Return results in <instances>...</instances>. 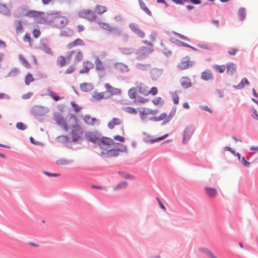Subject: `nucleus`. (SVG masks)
Returning a JSON list of instances; mask_svg holds the SVG:
<instances>
[{"instance_id":"nucleus-1","label":"nucleus","mask_w":258,"mask_h":258,"mask_svg":"<svg viewBox=\"0 0 258 258\" xmlns=\"http://www.w3.org/2000/svg\"><path fill=\"white\" fill-rule=\"evenodd\" d=\"M85 137L88 142L97 144L100 149L103 148V146H111L114 143L112 139L102 136L97 131L87 132L85 134Z\"/></svg>"},{"instance_id":"nucleus-2","label":"nucleus","mask_w":258,"mask_h":258,"mask_svg":"<svg viewBox=\"0 0 258 258\" xmlns=\"http://www.w3.org/2000/svg\"><path fill=\"white\" fill-rule=\"evenodd\" d=\"M112 145H115V147L111 148L110 146H103V148H100L102 151L98 153L99 155L103 158H110L118 156L119 152H125L126 153L128 152L126 145L119 143H115V142Z\"/></svg>"},{"instance_id":"nucleus-3","label":"nucleus","mask_w":258,"mask_h":258,"mask_svg":"<svg viewBox=\"0 0 258 258\" xmlns=\"http://www.w3.org/2000/svg\"><path fill=\"white\" fill-rule=\"evenodd\" d=\"M153 47H147L141 46L135 51L137 55V59L139 60H143L147 58L149 55L154 51Z\"/></svg>"},{"instance_id":"nucleus-4","label":"nucleus","mask_w":258,"mask_h":258,"mask_svg":"<svg viewBox=\"0 0 258 258\" xmlns=\"http://www.w3.org/2000/svg\"><path fill=\"white\" fill-rule=\"evenodd\" d=\"M69 23V20L65 17L57 16L56 14L54 16L53 24H52V27L56 28L61 29Z\"/></svg>"},{"instance_id":"nucleus-5","label":"nucleus","mask_w":258,"mask_h":258,"mask_svg":"<svg viewBox=\"0 0 258 258\" xmlns=\"http://www.w3.org/2000/svg\"><path fill=\"white\" fill-rule=\"evenodd\" d=\"M79 17L87 19L90 21H95L97 16L95 13L91 10H83L79 12Z\"/></svg>"},{"instance_id":"nucleus-6","label":"nucleus","mask_w":258,"mask_h":258,"mask_svg":"<svg viewBox=\"0 0 258 258\" xmlns=\"http://www.w3.org/2000/svg\"><path fill=\"white\" fill-rule=\"evenodd\" d=\"M49 109L47 107L36 105L33 106L31 109V113L34 116H41L48 112Z\"/></svg>"},{"instance_id":"nucleus-7","label":"nucleus","mask_w":258,"mask_h":258,"mask_svg":"<svg viewBox=\"0 0 258 258\" xmlns=\"http://www.w3.org/2000/svg\"><path fill=\"white\" fill-rule=\"evenodd\" d=\"M53 118L57 124L61 126L65 131H68L69 127L67 122H66L63 116L59 112H55L53 114Z\"/></svg>"},{"instance_id":"nucleus-8","label":"nucleus","mask_w":258,"mask_h":258,"mask_svg":"<svg viewBox=\"0 0 258 258\" xmlns=\"http://www.w3.org/2000/svg\"><path fill=\"white\" fill-rule=\"evenodd\" d=\"M113 36L120 37L121 36L122 40L124 42H127L128 40V35L127 33L123 32L122 29L117 27H112L109 31Z\"/></svg>"},{"instance_id":"nucleus-9","label":"nucleus","mask_w":258,"mask_h":258,"mask_svg":"<svg viewBox=\"0 0 258 258\" xmlns=\"http://www.w3.org/2000/svg\"><path fill=\"white\" fill-rule=\"evenodd\" d=\"M72 130L71 135L72 137V142H75L78 141L81 137V134H83L82 129L79 124H74L71 127Z\"/></svg>"},{"instance_id":"nucleus-10","label":"nucleus","mask_w":258,"mask_h":258,"mask_svg":"<svg viewBox=\"0 0 258 258\" xmlns=\"http://www.w3.org/2000/svg\"><path fill=\"white\" fill-rule=\"evenodd\" d=\"M194 132V128L192 125L186 126L182 135V143L186 144L191 137Z\"/></svg>"},{"instance_id":"nucleus-11","label":"nucleus","mask_w":258,"mask_h":258,"mask_svg":"<svg viewBox=\"0 0 258 258\" xmlns=\"http://www.w3.org/2000/svg\"><path fill=\"white\" fill-rule=\"evenodd\" d=\"M194 61L190 60V58L188 56H186L183 57L181 62L177 65V68L180 70H185L193 66Z\"/></svg>"},{"instance_id":"nucleus-12","label":"nucleus","mask_w":258,"mask_h":258,"mask_svg":"<svg viewBox=\"0 0 258 258\" xmlns=\"http://www.w3.org/2000/svg\"><path fill=\"white\" fill-rule=\"evenodd\" d=\"M128 27L138 37L143 38L145 36V32L140 29L139 25L134 23L129 24Z\"/></svg>"},{"instance_id":"nucleus-13","label":"nucleus","mask_w":258,"mask_h":258,"mask_svg":"<svg viewBox=\"0 0 258 258\" xmlns=\"http://www.w3.org/2000/svg\"><path fill=\"white\" fill-rule=\"evenodd\" d=\"M57 14V13L53 11H49V12H47L46 14L45 13L44 17L46 22V24H47L48 25H49L50 26H52V24H53L54 16Z\"/></svg>"},{"instance_id":"nucleus-14","label":"nucleus","mask_w":258,"mask_h":258,"mask_svg":"<svg viewBox=\"0 0 258 258\" xmlns=\"http://www.w3.org/2000/svg\"><path fill=\"white\" fill-rule=\"evenodd\" d=\"M201 79L203 80L208 81L209 80L213 81L214 78L211 70L206 69L204 72H202Z\"/></svg>"},{"instance_id":"nucleus-15","label":"nucleus","mask_w":258,"mask_h":258,"mask_svg":"<svg viewBox=\"0 0 258 258\" xmlns=\"http://www.w3.org/2000/svg\"><path fill=\"white\" fill-rule=\"evenodd\" d=\"M163 70L157 68H153L150 71V75L152 80L156 81L162 75Z\"/></svg>"},{"instance_id":"nucleus-16","label":"nucleus","mask_w":258,"mask_h":258,"mask_svg":"<svg viewBox=\"0 0 258 258\" xmlns=\"http://www.w3.org/2000/svg\"><path fill=\"white\" fill-rule=\"evenodd\" d=\"M137 89H139V92L141 94L147 96L149 95V91H148V87L146 86L144 83L137 82L136 84Z\"/></svg>"},{"instance_id":"nucleus-17","label":"nucleus","mask_w":258,"mask_h":258,"mask_svg":"<svg viewBox=\"0 0 258 258\" xmlns=\"http://www.w3.org/2000/svg\"><path fill=\"white\" fill-rule=\"evenodd\" d=\"M106 94L105 92H97L96 91H95L93 92V94L92 95V99L91 100H95L96 101H99L101 100L102 99H108L110 97V96H104V94Z\"/></svg>"},{"instance_id":"nucleus-18","label":"nucleus","mask_w":258,"mask_h":258,"mask_svg":"<svg viewBox=\"0 0 258 258\" xmlns=\"http://www.w3.org/2000/svg\"><path fill=\"white\" fill-rule=\"evenodd\" d=\"M176 5H183L184 3H190L194 5H200L202 3L201 0H171Z\"/></svg>"},{"instance_id":"nucleus-19","label":"nucleus","mask_w":258,"mask_h":258,"mask_svg":"<svg viewBox=\"0 0 258 258\" xmlns=\"http://www.w3.org/2000/svg\"><path fill=\"white\" fill-rule=\"evenodd\" d=\"M118 49L123 55H129L135 53V49L133 47H118Z\"/></svg>"},{"instance_id":"nucleus-20","label":"nucleus","mask_w":258,"mask_h":258,"mask_svg":"<svg viewBox=\"0 0 258 258\" xmlns=\"http://www.w3.org/2000/svg\"><path fill=\"white\" fill-rule=\"evenodd\" d=\"M181 86L184 89H187L192 86L191 80L188 77H183L181 80Z\"/></svg>"},{"instance_id":"nucleus-21","label":"nucleus","mask_w":258,"mask_h":258,"mask_svg":"<svg viewBox=\"0 0 258 258\" xmlns=\"http://www.w3.org/2000/svg\"><path fill=\"white\" fill-rule=\"evenodd\" d=\"M41 46L39 47V49L44 51L46 53L50 55H53V53L50 48H49L47 44L43 42V40L40 41Z\"/></svg>"},{"instance_id":"nucleus-22","label":"nucleus","mask_w":258,"mask_h":258,"mask_svg":"<svg viewBox=\"0 0 258 258\" xmlns=\"http://www.w3.org/2000/svg\"><path fill=\"white\" fill-rule=\"evenodd\" d=\"M45 12H44L36 11L35 10H29L28 12L24 15L30 18H33L38 17L40 16H43Z\"/></svg>"},{"instance_id":"nucleus-23","label":"nucleus","mask_w":258,"mask_h":258,"mask_svg":"<svg viewBox=\"0 0 258 258\" xmlns=\"http://www.w3.org/2000/svg\"><path fill=\"white\" fill-rule=\"evenodd\" d=\"M114 67L119 72L123 73L128 71L127 66L122 62H117L115 64Z\"/></svg>"},{"instance_id":"nucleus-24","label":"nucleus","mask_w":258,"mask_h":258,"mask_svg":"<svg viewBox=\"0 0 258 258\" xmlns=\"http://www.w3.org/2000/svg\"><path fill=\"white\" fill-rule=\"evenodd\" d=\"M74 34V31L70 28H67L66 29H60L59 36L60 37H71Z\"/></svg>"},{"instance_id":"nucleus-25","label":"nucleus","mask_w":258,"mask_h":258,"mask_svg":"<svg viewBox=\"0 0 258 258\" xmlns=\"http://www.w3.org/2000/svg\"><path fill=\"white\" fill-rule=\"evenodd\" d=\"M227 74L232 76L236 70V66L233 62H228L226 64Z\"/></svg>"},{"instance_id":"nucleus-26","label":"nucleus","mask_w":258,"mask_h":258,"mask_svg":"<svg viewBox=\"0 0 258 258\" xmlns=\"http://www.w3.org/2000/svg\"><path fill=\"white\" fill-rule=\"evenodd\" d=\"M81 90L85 92H89L93 90V86L91 83H83L80 85Z\"/></svg>"},{"instance_id":"nucleus-27","label":"nucleus","mask_w":258,"mask_h":258,"mask_svg":"<svg viewBox=\"0 0 258 258\" xmlns=\"http://www.w3.org/2000/svg\"><path fill=\"white\" fill-rule=\"evenodd\" d=\"M205 190L207 195L211 198L215 197L218 192L216 188L208 186L205 187Z\"/></svg>"},{"instance_id":"nucleus-28","label":"nucleus","mask_w":258,"mask_h":258,"mask_svg":"<svg viewBox=\"0 0 258 258\" xmlns=\"http://www.w3.org/2000/svg\"><path fill=\"white\" fill-rule=\"evenodd\" d=\"M84 45V41L80 39V38H77L75 39L74 41L69 43L67 45V48L68 49H71L74 46L76 45Z\"/></svg>"},{"instance_id":"nucleus-29","label":"nucleus","mask_w":258,"mask_h":258,"mask_svg":"<svg viewBox=\"0 0 258 258\" xmlns=\"http://www.w3.org/2000/svg\"><path fill=\"white\" fill-rule=\"evenodd\" d=\"M249 84L250 83L247 79L246 78H243L238 85H233V88L236 89H241L244 87V85L248 86Z\"/></svg>"},{"instance_id":"nucleus-30","label":"nucleus","mask_w":258,"mask_h":258,"mask_svg":"<svg viewBox=\"0 0 258 258\" xmlns=\"http://www.w3.org/2000/svg\"><path fill=\"white\" fill-rule=\"evenodd\" d=\"M139 4L141 9L144 11L148 15L151 16L152 13L150 10L146 6L145 3L142 0H138Z\"/></svg>"},{"instance_id":"nucleus-31","label":"nucleus","mask_w":258,"mask_h":258,"mask_svg":"<svg viewBox=\"0 0 258 258\" xmlns=\"http://www.w3.org/2000/svg\"><path fill=\"white\" fill-rule=\"evenodd\" d=\"M14 23L16 26V33L17 34H19L20 33H22L23 31V26L22 21L21 20H15Z\"/></svg>"},{"instance_id":"nucleus-32","label":"nucleus","mask_w":258,"mask_h":258,"mask_svg":"<svg viewBox=\"0 0 258 258\" xmlns=\"http://www.w3.org/2000/svg\"><path fill=\"white\" fill-rule=\"evenodd\" d=\"M151 66L149 63L143 64L141 63H137L135 64L136 68L142 70V71H147L149 70Z\"/></svg>"},{"instance_id":"nucleus-33","label":"nucleus","mask_w":258,"mask_h":258,"mask_svg":"<svg viewBox=\"0 0 258 258\" xmlns=\"http://www.w3.org/2000/svg\"><path fill=\"white\" fill-rule=\"evenodd\" d=\"M95 68L96 70H102L104 69L103 62L102 61L99 59V57L98 56H95Z\"/></svg>"},{"instance_id":"nucleus-34","label":"nucleus","mask_w":258,"mask_h":258,"mask_svg":"<svg viewBox=\"0 0 258 258\" xmlns=\"http://www.w3.org/2000/svg\"><path fill=\"white\" fill-rule=\"evenodd\" d=\"M73 162V160H68L66 159H59L58 160H57L55 162L56 164L59 165H67L70 164H71Z\"/></svg>"},{"instance_id":"nucleus-35","label":"nucleus","mask_w":258,"mask_h":258,"mask_svg":"<svg viewBox=\"0 0 258 258\" xmlns=\"http://www.w3.org/2000/svg\"><path fill=\"white\" fill-rule=\"evenodd\" d=\"M20 73V70L17 68H13L12 70L6 76V78L16 77Z\"/></svg>"},{"instance_id":"nucleus-36","label":"nucleus","mask_w":258,"mask_h":258,"mask_svg":"<svg viewBox=\"0 0 258 258\" xmlns=\"http://www.w3.org/2000/svg\"><path fill=\"white\" fill-rule=\"evenodd\" d=\"M19 59L21 63L26 68L30 69L31 68L30 64L22 54L19 55Z\"/></svg>"},{"instance_id":"nucleus-37","label":"nucleus","mask_w":258,"mask_h":258,"mask_svg":"<svg viewBox=\"0 0 258 258\" xmlns=\"http://www.w3.org/2000/svg\"><path fill=\"white\" fill-rule=\"evenodd\" d=\"M0 13L7 16L10 14V11L7 7L6 5L0 3Z\"/></svg>"},{"instance_id":"nucleus-38","label":"nucleus","mask_w":258,"mask_h":258,"mask_svg":"<svg viewBox=\"0 0 258 258\" xmlns=\"http://www.w3.org/2000/svg\"><path fill=\"white\" fill-rule=\"evenodd\" d=\"M48 94L55 101H58L62 98L60 96L56 94L55 92L51 91L50 89H47Z\"/></svg>"},{"instance_id":"nucleus-39","label":"nucleus","mask_w":258,"mask_h":258,"mask_svg":"<svg viewBox=\"0 0 258 258\" xmlns=\"http://www.w3.org/2000/svg\"><path fill=\"white\" fill-rule=\"evenodd\" d=\"M67 63L66 57L60 55L57 57V64L60 67H64Z\"/></svg>"},{"instance_id":"nucleus-40","label":"nucleus","mask_w":258,"mask_h":258,"mask_svg":"<svg viewBox=\"0 0 258 258\" xmlns=\"http://www.w3.org/2000/svg\"><path fill=\"white\" fill-rule=\"evenodd\" d=\"M246 11L244 8H240L238 10V17L239 20L243 21L245 18Z\"/></svg>"},{"instance_id":"nucleus-41","label":"nucleus","mask_w":258,"mask_h":258,"mask_svg":"<svg viewBox=\"0 0 258 258\" xmlns=\"http://www.w3.org/2000/svg\"><path fill=\"white\" fill-rule=\"evenodd\" d=\"M127 184L128 183L126 181H121L113 187V190H117L120 189H125L126 188Z\"/></svg>"},{"instance_id":"nucleus-42","label":"nucleus","mask_w":258,"mask_h":258,"mask_svg":"<svg viewBox=\"0 0 258 258\" xmlns=\"http://www.w3.org/2000/svg\"><path fill=\"white\" fill-rule=\"evenodd\" d=\"M83 58V54L81 50L79 49L75 56L74 59V64L77 63L79 61H80Z\"/></svg>"},{"instance_id":"nucleus-43","label":"nucleus","mask_w":258,"mask_h":258,"mask_svg":"<svg viewBox=\"0 0 258 258\" xmlns=\"http://www.w3.org/2000/svg\"><path fill=\"white\" fill-rule=\"evenodd\" d=\"M137 87H133L128 91V95L132 99H135L137 97Z\"/></svg>"},{"instance_id":"nucleus-44","label":"nucleus","mask_w":258,"mask_h":258,"mask_svg":"<svg viewBox=\"0 0 258 258\" xmlns=\"http://www.w3.org/2000/svg\"><path fill=\"white\" fill-rule=\"evenodd\" d=\"M224 149L225 150L230 151L233 155H234L235 156H236L238 158V160L240 161L241 155L239 153L236 152V151L233 149L229 146H225Z\"/></svg>"},{"instance_id":"nucleus-45","label":"nucleus","mask_w":258,"mask_h":258,"mask_svg":"<svg viewBox=\"0 0 258 258\" xmlns=\"http://www.w3.org/2000/svg\"><path fill=\"white\" fill-rule=\"evenodd\" d=\"M118 174L120 175L122 178L127 179H132L134 177V176L133 175L128 173L125 171H118Z\"/></svg>"},{"instance_id":"nucleus-46","label":"nucleus","mask_w":258,"mask_h":258,"mask_svg":"<svg viewBox=\"0 0 258 258\" xmlns=\"http://www.w3.org/2000/svg\"><path fill=\"white\" fill-rule=\"evenodd\" d=\"M95 11L98 14H102L107 11V8L99 5H97L95 7Z\"/></svg>"},{"instance_id":"nucleus-47","label":"nucleus","mask_w":258,"mask_h":258,"mask_svg":"<svg viewBox=\"0 0 258 258\" xmlns=\"http://www.w3.org/2000/svg\"><path fill=\"white\" fill-rule=\"evenodd\" d=\"M34 81V79L33 77V76L30 73H28L25 79V83L26 85H29L30 83L32 82H33Z\"/></svg>"},{"instance_id":"nucleus-48","label":"nucleus","mask_w":258,"mask_h":258,"mask_svg":"<svg viewBox=\"0 0 258 258\" xmlns=\"http://www.w3.org/2000/svg\"><path fill=\"white\" fill-rule=\"evenodd\" d=\"M152 102L155 105H157L160 104V105H163L164 104V101L160 97H155L154 99L152 100Z\"/></svg>"},{"instance_id":"nucleus-49","label":"nucleus","mask_w":258,"mask_h":258,"mask_svg":"<svg viewBox=\"0 0 258 258\" xmlns=\"http://www.w3.org/2000/svg\"><path fill=\"white\" fill-rule=\"evenodd\" d=\"M58 142L67 144L69 142V138L67 136H60L56 138Z\"/></svg>"},{"instance_id":"nucleus-50","label":"nucleus","mask_w":258,"mask_h":258,"mask_svg":"<svg viewBox=\"0 0 258 258\" xmlns=\"http://www.w3.org/2000/svg\"><path fill=\"white\" fill-rule=\"evenodd\" d=\"M121 93L120 89L118 88H116L114 87H112L111 89L109 91L108 93L109 95L108 96H110V97L113 95H119Z\"/></svg>"},{"instance_id":"nucleus-51","label":"nucleus","mask_w":258,"mask_h":258,"mask_svg":"<svg viewBox=\"0 0 258 258\" xmlns=\"http://www.w3.org/2000/svg\"><path fill=\"white\" fill-rule=\"evenodd\" d=\"M177 91L171 93L172 99L174 104H178L179 103V97L177 95Z\"/></svg>"},{"instance_id":"nucleus-52","label":"nucleus","mask_w":258,"mask_h":258,"mask_svg":"<svg viewBox=\"0 0 258 258\" xmlns=\"http://www.w3.org/2000/svg\"><path fill=\"white\" fill-rule=\"evenodd\" d=\"M148 138H151V136H148V138H144L143 141L147 143H150V144H153L155 142H160L159 138H156L155 139H148Z\"/></svg>"},{"instance_id":"nucleus-53","label":"nucleus","mask_w":258,"mask_h":258,"mask_svg":"<svg viewBox=\"0 0 258 258\" xmlns=\"http://www.w3.org/2000/svg\"><path fill=\"white\" fill-rule=\"evenodd\" d=\"M247 159V160H249V156H246V157H245L244 156H243L241 159H240V161L241 163V164L244 166L245 167H249L250 165V163L247 161H246L245 160V159Z\"/></svg>"},{"instance_id":"nucleus-54","label":"nucleus","mask_w":258,"mask_h":258,"mask_svg":"<svg viewBox=\"0 0 258 258\" xmlns=\"http://www.w3.org/2000/svg\"><path fill=\"white\" fill-rule=\"evenodd\" d=\"M99 25L103 29L108 30V31H110L111 28H112V27L110 26L108 23L105 22H100L99 23Z\"/></svg>"},{"instance_id":"nucleus-55","label":"nucleus","mask_w":258,"mask_h":258,"mask_svg":"<svg viewBox=\"0 0 258 258\" xmlns=\"http://www.w3.org/2000/svg\"><path fill=\"white\" fill-rule=\"evenodd\" d=\"M16 127L21 131H24L27 129V126L22 122H18L16 123Z\"/></svg>"},{"instance_id":"nucleus-56","label":"nucleus","mask_w":258,"mask_h":258,"mask_svg":"<svg viewBox=\"0 0 258 258\" xmlns=\"http://www.w3.org/2000/svg\"><path fill=\"white\" fill-rule=\"evenodd\" d=\"M124 110L126 112L131 113L133 114L136 115L137 114V110L135 108L132 107H130V106L126 107V108H125Z\"/></svg>"},{"instance_id":"nucleus-57","label":"nucleus","mask_w":258,"mask_h":258,"mask_svg":"<svg viewBox=\"0 0 258 258\" xmlns=\"http://www.w3.org/2000/svg\"><path fill=\"white\" fill-rule=\"evenodd\" d=\"M30 143L35 145H38L41 146H44V144L42 142L36 141L32 137H30Z\"/></svg>"},{"instance_id":"nucleus-58","label":"nucleus","mask_w":258,"mask_h":258,"mask_svg":"<svg viewBox=\"0 0 258 258\" xmlns=\"http://www.w3.org/2000/svg\"><path fill=\"white\" fill-rule=\"evenodd\" d=\"M199 250L203 253L208 255L209 257L213 254L212 251L206 247H200Z\"/></svg>"},{"instance_id":"nucleus-59","label":"nucleus","mask_w":258,"mask_h":258,"mask_svg":"<svg viewBox=\"0 0 258 258\" xmlns=\"http://www.w3.org/2000/svg\"><path fill=\"white\" fill-rule=\"evenodd\" d=\"M176 111V106H173L171 108V110L168 114V116L167 117L170 120H171L172 118L173 117V116L175 115V113Z\"/></svg>"},{"instance_id":"nucleus-60","label":"nucleus","mask_w":258,"mask_h":258,"mask_svg":"<svg viewBox=\"0 0 258 258\" xmlns=\"http://www.w3.org/2000/svg\"><path fill=\"white\" fill-rule=\"evenodd\" d=\"M175 44L179 46L185 47L187 48L190 47V45L181 41L180 40H175Z\"/></svg>"},{"instance_id":"nucleus-61","label":"nucleus","mask_w":258,"mask_h":258,"mask_svg":"<svg viewBox=\"0 0 258 258\" xmlns=\"http://www.w3.org/2000/svg\"><path fill=\"white\" fill-rule=\"evenodd\" d=\"M215 68L220 73H223L225 70V67L224 65L216 64L215 66Z\"/></svg>"},{"instance_id":"nucleus-62","label":"nucleus","mask_w":258,"mask_h":258,"mask_svg":"<svg viewBox=\"0 0 258 258\" xmlns=\"http://www.w3.org/2000/svg\"><path fill=\"white\" fill-rule=\"evenodd\" d=\"M71 104L72 106L73 107L74 110L76 112H79L82 109V108L79 106L75 101H71Z\"/></svg>"},{"instance_id":"nucleus-63","label":"nucleus","mask_w":258,"mask_h":258,"mask_svg":"<svg viewBox=\"0 0 258 258\" xmlns=\"http://www.w3.org/2000/svg\"><path fill=\"white\" fill-rule=\"evenodd\" d=\"M32 34L35 38H38L41 34L39 29H34L32 31Z\"/></svg>"},{"instance_id":"nucleus-64","label":"nucleus","mask_w":258,"mask_h":258,"mask_svg":"<svg viewBox=\"0 0 258 258\" xmlns=\"http://www.w3.org/2000/svg\"><path fill=\"white\" fill-rule=\"evenodd\" d=\"M76 69V67L75 65H71L70 66L66 71L65 74H70L72 73Z\"/></svg>"}]
</instances>
